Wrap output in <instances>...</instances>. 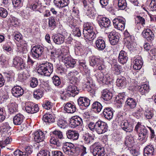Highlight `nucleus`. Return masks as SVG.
Segmentation results:
<instances>
[{
    "instance_id": "a878e982",
    "label": "nucleus",
    "mask_w": 156,
    "mask_h": 156,
    "mask_svg": "<svg viewBox=\"0 0 156 156\" xmlns=\"http://www.w3.org/2000/svg\"><path fill=\"white\" fill-rule=\"evenodd\" d=\"M110 23L109 19L106 17L100 18L98 20V23L101 27H108L110 25Z\"/></svg>"
},
{
    "instance_id": "e433bc0d",
    "label": "nucleus",
    "mask_w": 156,
    "mask_h": 156,
    "mask_svg": "<svg viewBox=\"0 0 156 156\" xmlns=\"http://www.w3.org/2000/svg\"><path fill=\"white\" fill-rule=\"evenodd\" d=\"M116 83L118 87H124L127 84L126 79L123 76L119 77L117 80Z\"/></svg>"
},
{
    "instance_id": "0e129e2a",
    "label": "nucleus",
    "mask_w": 156,
    "mask_h": 156,
    "mask_svg": "<svg viewBox=\"0 0 156 156\" xmlns=\"http://www.w3.org/2000/svg\"><path fill=\"white\" fill-rule=\"evenodd\" d=\"M149 7L151 10L156 11V0H151Z\"/></svg>"
},
{
    "instance_id": "9b49d317",
    "label": "nucleus",
    "mask_w": 156,
    "mask_h": 156,
    "mask_svg": "<svg viewBox=\"0 0 156 156\" xmlns=\"http://www.w3.org/2000/svg\"><path fill=\"white\" fill-rule=\"evenodd\" d=\"M25 109L27 113L34 114L39 111V108L37 105L33 103H29L26 106Z\"/></svg>"
},
{
    "instance_id": "58836bf2",
    "label": "nucleus",
    "mask_w": 156,
    "mask_h": 156,
    "mask_svg": "<svg viewBox=\"0 0 156 156\" xmlns=\"http://www.w3.org/2000/svg\"><path fill=\"white\" fill-rule=\"evenodd\" d=\"M43 120L46 122L52 123L55 122L54 116L51 114H46L44 115Z\"/></svg>"
},
{
    "instance_id": "0eeeda50",
    "label": "nucleus",
    "mask_w": 156,
    "mask_h": 156,
    "mask_svg": "<svg viewBox=\"0 0 156 156\" xmlns=\"http://www.w3.org/2000/svg\"><path fill=\"white\" fill-rule=\"evenodd\" d=\"M113 23L115 28L121 30L124 29L126 24V20L124 18H122L115 19L113 20Z\"/></svg>"
},
{
    "instance_id": "8fccbe9b",
    "label": "nucleus",
    "mask_w": 156,
    "mask_h": 156,
    "mask_svg": "<svg viewBox=\"0 0 156 156\" xmlns=\"http://www.w3.org/2000/svg\"><path fill=\"white\" fill-rule=\"evenodd\" d=\"M133 36L128 37L126 39H125V44L129 47H130V48H131L133 45Z\"/></svg>"
},
{
    "instance_id": "69168bd1",
    "label": "nucleus",
    "mask_w": 156,
    "mask_h": 156,
    "mask_svg": "<svg viewBox=\"0 0 156 156\" xmlns=\"http://www.w3.org/2000/svg\"><path fill=\"white\" fill-rule=\"evenodd\" d=\"M52 133L59 139H62L63 138L62 133L60 131L55 130L52 132Z\"/></svg>"
},
{
    "instance_id": "20e7f679",
    "label": "nucleus",
    "mask_w": 156,
    "mask_h": 156,
    "mask_svg": "<svg viewBox=\"0 0 156 156\" xmlns=\"http://www.w3.org/2000/svg\"><path fill=\"white\" fill-rule=\"evenodd\" d=\"M62 149L63 151L66 154L68 155H72L76 153L79 150V148L76 147L71 143L66 142L63 145Z\"/></svg>"
},
{
    "instance_id": "f03ea898",
    "label": "nucleus",
    "mask_w": 156,
    "mask_h": 156,
    "mask_svg": "<svg viewBox=\"0 0 156 156\" xmlns=\"http://www.w3.org/2000/svg\"><path fill=\"white\" fill-rule=\"evenodd\" d=\"M53 65L51 63L46 62L43 63L40 66L37 70L38 73L41 75L50 76L53 71Z\"/></svg>"
},
{
    "instance_id": "de8ad7c7",
    "label": "nucleus",
    "mask_w": 156,
    "mask_h": 156,
    "mask_svg": "<svg viewBox=\"0 0 156 156\" xmlns=\"http://www.w3.org/2000/svg\"><path fill=\"white\" fill-rule=\"evenodd\" d=\"M101 62V60L100 58L93 57L91 58L90 61V66L94 67L96 65L97 66Z\"/></svg>"
},
{
    "instance_id": "774afa93",
    "label": "nucleus",
    "mask_w": 156,
    "mask_h": 156,
    "mask_svg": "<svg viewBox=\"0 0 156 156\" xmlns=\"http://www.w3.org/2000/svg\"><path fill=\"white\" fill-rule=\"evenodd\" d=\"M58 8H63L67 6L69 3V0H62Z\"/></svg>"
},
{
    "instance_id": "4c0bfd02",
    "label": "nucleus",
    "mask_w": 156,
    "mask_h": 156,
    "mask_svg": "<svg viewBox=\"0 0 156 156\" xmlns=\"http://www.w3.org/2000/svg\"><path fill=\"white\" fill-rule=\"evenodd\" d=\"M133 68L136 70L140 69L143 65V62L141 59L136 58L133 61Z\"/></svg>"
},
{
    "instance_id": "09e8293b",
    "label": "nucleus",
    "mask_w": 156,
    "mask_h": 156,
    "mask_svg": "<svg viewBox=\"0 0 156 156\" xmlns=\"http://www.w3.org/2000/svg\"><path fill=\"white\" fill-rule=\"evenodd\" d=\"M134 140L132 137L127 136L126 138L125 144L127 146L129 147L134 143Z\"/></svg>"
},
{
    "instance_id": "a211bd4d",
    "label": "nucleus",
    "mask_w": 156,
    "mask_h": 156,
    "mask_svg": "<svg viewBox=\"0 0 156 156\" xmlns=\"http://www.w3.org/2000/svg\"><path fill=\"white\" fill-rule=\"evenodd\" d=\"M70 122L73 128L81 126L83 123L82 119L77 115L72 117L71 119Z\"/></svg>"
},
{
    "instance_id": "864d4df0",
    "label": "nucleus",
    "mask_w": 156,
    "mask_h": 156,
    "mask_svg": "<svg viewBox=\"0 0 156 156\" xmlns=\"http://www.w3.org/2000/svg\"><path fill=\"white\" fill-rule=\"evenodd\" d=\"M48 20L49 27H51V30H53L55 26V19L53 17H50L49 18Z\"/></svg>"
},
{
    "instance_id": "2eb2a0df",
    "label": "nucleus",
    "mask_w": 156,
    "mask_h": 156,
    "mask_svg": "<svg viewBox=\"0 0 156 156\" xmlns=\"http://www.w3.org/2000/svg\"><path fill=\"white\" fill-rule=\"evenodd\" d=\"M62 57L63 58V60L67 68L69 67L73 68L74 67L76 63V62L75 60L69 56L65 57V56L63 55L62 56Z\"/></svg>"
},
{
    "instance_id": "c756f323",
    "label": "nucleus",
    "mask_w": 156,
    "mask_h": 156,
    "mask_svg": "<svg viewBox=\"0 0 156 156\" xmlns=\"http://www.w3.org/2000/svg\"><path fill=\"white\" fill-rule=\"evenodd\" d=\"M138 133L139 140L141 141L144 140L147 136L148 131L147 128L144 126H142L141 129L139 130Z\"/></svg>"
},
{
    "instance_id": "338daca9",
    "label": "nucleus",
    "mask_w": 156,
    "mask_h": 156,
    "mask_svg": "<svg viewBox=\"0 0 156 156\" xmlns=\"http://www.w3.org/2000/svg\"><path fill=\"white\" fill-rule=\"evenodd\" d=\"M10 127L8 123L5 122L4 123L3 125L1 127V129L3 131L6 133L8 131V129H9Z\"/></svg>"
},
{
    "instance_id": "ddd939ff",
    "label": "nucleus",
    "mask_w": 156,
    "mask_h": 156,
    "mask_svg": "<svg viewBox=\"0 0 156 156\" xmlns=\"http://www.w3.org/2000/svg\"><path fill=\"white\" fill-rule=\"evenodd\" d=\"M143 37L149 42L152 41L154 39V36L151 30L149 29H144L142 33Z\"/></svg>"
},
{
    "instance_id": "9d476101",
    "label": "nucleus",
    "mask_w": 156,
    "mask_h": 156,
    "mask_svg": "<svg viewBox=\"0 0 156 156\" xmlns=\"http://www.w3.org/2000/svg\"><path fill=\"white\" fill-rule=\"evenodd\" d=\"M108 37L110 43L112 45L117 44L119 41V33L115 31H112L109 33Z\"/></svg>"
},
{
    "instance_id": "7c9ffc66",
    "label": "nucleus",
    "mask_w": 156,
    "mask_h": 156,
    "mask_svg": "<svg viewBox=\"0 0 156 156\" xmlns=\"http://www.w3.org/2000/svg\"><path fill=\"white\" fill-rule=\"evenodd\" d=\"M82 139L83 140V142L86 144H90L94 142V137L93 136L87 133L84 134Z\"/></svg>"
},
{
    "instance_id": "c9c22d12",
    "label": "nucleus",
    "mask_w": 156,
    "mask_h": 156,
    "mask_svg": "<svg viewBox=\"0 0 156 156\" xmlns=\"http://www.w3.org/2000/svg\"><path fill=\"white\" fill-rule=\"evenodd\" d=\"M12 139L9 137H2V140H0V146L2 147H4L9 144L11 143Z\"/></svg>"
},
{
    "instance_id": "412c9836",
    "label": "nucleus",
    "mask_w": 156,
    "mask_h": 156,
    "mask_svg": "<svg viewBox=\"0 0 156 156\" xmlns=\"http://www.w3.org/2000/svg\"><path fill=\"white\" fill-rule=\"evenodd\" d=\"M95 44L96 48L100 51L103 50L106 47L105 41L101 37L98 38L97 39L96 41Z\"/></svg>"
},
{
    "instance_id": "423d86ee",
    "label": "nucleus",
    "mask_w": 156,
    "mask_h": 156,
    "mask_svg": "<svg viewBox=\"0 0 156 156\" xmlns=\"http://www.w3.org/2000/svg\"><path fill=\"white\" fill-rule=\"evenodd\" d=\"M44 51V48L40 45L34 46L31 50L32 57L34 58H38L42 54Z\"/></svg>"
},
{
    "instance_id": "bf43d9fd",
    "label": "nucleus",
    "mask_w": 156,
    "mask_h": 156,
    "mask_svg": "<svg viewBox=\"0 0 156 156\" xmlns=\"http://www.w3.org/2000/svg\"><path fill=\"white\" fill-rule=\"evenodd\" d=\"M53 83L55 86H58L61 84L59 78L57 76H54L52 78Z\"/></svg>"
},
{
    "instance_id": "e2e57ef3",
    "label": "nucleus",
    "mask_w": 156,
    "mask_h": 156,
    "mask_svg": "<svg viewBox=\"0 0 156 156\" xmlns=\"http://www.w3.org/2000/svg\"><path fill=\"white\" fill-rule=\"evenodd\" d=\"M8 15L7 10L2 7L0 8V16L2 18H5Z\"/></svg>"
},
{
    "instance_id": "f257e3e1",
    "label": "nucleus",
    "mask_w": 156,
    "mask_h": 156,
    "mask_svg": "<svg viewBox=\"0 0 156 156\" xmlns=\"http://www.w3.org/2000/svg\"><path fill=\"white\" fill-rule=\"evenodd\" d=\"M88 127L91 131H95L99 134L107 132L108 128L107 124L101 121H98L95 123L90 122L89 124Z\"/></svg>"
},
{
    "instance_id": "79ce46f5",
    "label": "nucleus",
    "mask_w": 156,
    "mask_h": 156,
    "mask_svg": "<svg viewBox=\"0 0 156 156\" xmlns=\"http://www.w3.org/2000/svg\"><path fill=\"white\" fill-rule=\"evenodd\" d=\"M125 97L124 93L119 94L115 99L116 103L119 104L118 106L119 107L121 106V105L125 102Z\"/></svg>"
},
{
    "instance_id": "c85d7f7f",
    "label": "nucleus",
    "mask_w": 156,
    "mask_h": 156,
    "mask_svg": "<svg viewBox=\"0 0 156 156\" xmlns=\"http://www.w3.org/2000/svg\"><path fill=\"white\" fill-rule=\"evenodd\" d=\"M126 52L124 51H121L118 57V61L121 64H123L126 63L128 59Z\"/></svg>"
},
{
    "instance_id": "bb28decb",
    "label": "nucleus",
    "mask_w": 156,
    "mask_h": 156,
    "mask_svg": "<svg viewBox=\"0 0 156 156\" xmlns=\"http://www.w3.org/2000/svg\"><path fill=\"white\" fill-rule=\"evenodd\" d=\"M138 91L142 95H145L149 92V86L147 84L136 87Z\"/></svg>"
},
{
    "instance_id": "37998d69",
    "label": "nucleus",
    "mask_w": 156,
    "mask_h": 156,
    "mask_svg": "<svg viewBox=\"0 0 156 156\" xmlns=\"http://www.w3.org/2000/svg\"><path fill=\"white\" fill-rule=\"evenodd\" d=\"M92 108L94 111L99 113L102 109V106L100 103L95 101L92 104Z\"/></svg>"
},
{
    "instance_id": "6e6d98bb",
    "label": "nucleus",
    "mask_w": 156,
    "mask_h": 156,
    "mask_svg": "<svg viewBox=\"0 0 156 156\" xmlns=\"http://www.w3.org/2000/svg\"><path fill=\"white\" fill-rule=\"evenodd\" d=\"M43 108L46 109H50L52 106V104L49 101H47L44 102L42 105Z\"/></svg>"
},
{
    "instance_id": "f3484780",
    "label": "nucleus",
    "mask_w": 156,
    "mask_h": 156,
    "mask_svg": "<svg viewBox=\"0 0 156 156\" xmlns=\"http://www.w3.org/2000/svg\"><path fill=\"white\" fill-rule=\"evenodd\" d=\"M12 95L16 98L21 96L23 94L24 90L19 86H15L11 90Z\"/></svg>"
},
{
    "instance_id": "4468645a",
    "label": "nucleus",
    "mask_w": 156,
    "mask_h": 156,
    "mask_svg": "<svg viewBox=\"0 0 156 156\" xmlns=\"http://www.w3.org/2000/svg\"><path fill=\"white\" fill-rule=\"evenodd\" d=\"M77 102L80 108L83 109L89 105L90 101L87 98L80 97L77 100Z\"/></svg>"
},
{
    "instance_id": "f8f14e48",
    "label": "nucleus",
    "mask_w": 156,
    "mask_h": 156,
    "mask_svg": "<svg viewBox=\"0 0 156 156\" xmlns=\"http://www.w3.org/2000/svg\"><path fill=\"white\" fill-rule=\"evenodd\" d=\"M13 63L14 66L19 69L22 70L25 69L24 60L20 57H16L13 59Z\"/></svg>"
},
{
    "instance_id": "49530a36",
    "label": "nucleus",
    "mask_w": 156,
    "mask_h": 156,
    "mask_svg": "<svg viewBox=\"0 0 156 156\" xmlns=\"http://www.w3.org/2000/svg\"><path fill=\"white\" fill-rule=\"evenodd\" d=\"M12 46V43L10 41H7L3 46V49L7 51H11V47Z\"/></svg>"
},
{
    "instance_id": "cd10ccee",
    "label": "nucleus",
    "mask_w": 156,
    "mask_h": 156,
    "mask_svg": "<svg viewBox=\"0 0 156 156\" xmlns=\"http://www.w3.org/2000/svg\"><path fill=\"white\" fill-rule=\"evenodd\" d=\"M103 114L105 119H111L113 117V112L112 108H105L103 112Z\"/></svg>"
},
{
    "instance_id": "6e6552de",
    "label": "nucleus",
    "mask_w": 156,
    "mask_h": 156,
    "mask_svg": "<svg viewBox=\"0 0 156 156\" xmlns=\"http://www.w3.org/2000/svg\"><path fill=\"white\" fill-rule=\"evenodd\" d=\"M24 149L23 151L19 150L15 151L14 153V155L15 156H28L32 152L31 148L30 146H26Z\"/></svg>"
},
{
    "instance_id": "c03bdc74",
    "label": "nucleus",
    "mask_w": 156,
    "mask_h": 156,
    "mask_svg": "<svg viewBox=\"0 0 156 156\" xmlns=\"http://www.w3.org/2000/svg\"><path fill=\"white\" fill-rule=\"evenodd\" d=\"M44 91L42 89H37L34 92V96L35 98L38 99L41 98L44 94Z\"/></svg>"
},
{
    "instance_id": "a18cd8bd",
    "label": "nucleus",
    "mask_w": 156,
    "mask_h": 156,
    "mask_svg": "<svg viewBox=\"0 0 156 156\" xmlns=\"http://www.w3.org/2000/svg\"><path fill=\"white\" fill-rule=\"evenodd\" d=\"M127 5L126 0H118V6L119 9L124 10L126 8Z\"/></svg>"
},
{
    "instance_id": "2f4dec72",
    "label": "nucleus",
    "mask_w": 156,
    "mask_h": 156,
    "mask_svg": "<svg viewBox=\"0 0 156 156\" xmlns=\"http://www.w3.org/2000/svg\"><path fill=\"white\" fill-rule=\"evenodd\" d=\"M82 2L83 6V9L84 12L88 16L92 13V8L89 6V3L86 0H83Z\"/></svg>"
},
{
    "instance_id": "dca6fc26",
    "label": "nucleus",
    "mask_w": 156,
    "mask_h": 156,
    "mask_svg": "<svg viewBox=\"0 0 156 156\" xmlns=\"http://www.w3.org/2000/svg\"><path fill=\"white\" fill-rule=\"evenodd\" d=\"M34 135V141L37 143L43 141L45 138L44 133L40 130L35 132Z\"/></svg>"
},
{
    "instance_id": "3c124183",
    "label": "nucleus",
    "mask_w": 156,
    "mask_h": 156,
    "mask_svg": "<svg viewBox=\"0 0 156 156\" xmlns=\"http://www.w3.org/2000/svg\"><path fill=\"white\" fill-rule=\"evenodd\" d=\"M13 6L15 8H20L23 5L22 0H12Z\"/></svg>"
},
{
    "instance_id": "f704fd0d",
    "label": "nucleus",
    "mask_w": 156,
    "mask_h": 156,
    "mask_svg": "<svg viewBox=\"0 0 156 156\" xmlns=\"http://www.w3.org/2000/svg\"><path fill=\"white\" fill-rule=\"evenodd\" d=\"M79 73L77 71H73L70 72L68 74V76H70V81L73 80V83H76L79 81L78 76Z\"/></svg>"
},
{
    "instance_id": "680f3d73",
    "label": "nucleus",
    "mask_w": 156,
    "mask_h": 156,
    "mask_svg": "<svg viewBox=\"0 0 156 156\" xmlns=\"http://www.w3.org/2000/svg\"><path fill=\"white\" fill-rule=\"evenodd\" d=\"M37 156H50V153L47 150H42L37 154Z\"/></svg>"
},
{
    "instance_id": "052dcab7",
    "label": "nucleus",
    "mask_w": 156,
    "mask_h": 156,
    "mask_svg": "<svg viewBox=\"0 0 156 156\" xmlns=\"http://www.w3.org/2000/svg\"><path fill=\"white\" fill-rule=\"evenodd\" d=\"M38 80L36 78H33L30 81V86L32 88L36 87L38 85Z\"/></svg>"
},
{
    "instance_id": "aec40b11",
    "label": "nucleus",
    "mask_w": 156,
    "mask_h": 156,
    "mask_svg": "<svg viewBox=\"0 0 156 156\" xmlns=\"http://www.w3.org/2000/svg\"><path fill=\"white\" fill-rule=\"evenodd\" d=\"M65 111L68 113H73L76 111V108L73 104L68 102L64 104Z\"/></svg>"
},
{
    "instance_id": "72a5a7b5",
    "label": "nucleus",
    "mask_w": 156,
    "mask_h": 156,
    "mask_svg": "<svg viewBox=\"0 0 156 156\" xmlns=\"http://www.w3.org/2000/svg\"><path fill=\"white\" fill-rule=\"evenodd\" d=\"M126 105L128 106L131 109L135 108L137 104L136 100L131 98H127L126 101Z\"/></svg>"
},
{
    "instance_id": "a19ab883",
    "label": "nucleus",
    "mask_w": 156,
    "mask_h": 156,
    "mask_svg": "<svg viewBox=\"0 0 156 156\" xmlns=\"http://www.w3.org/2000/svg\"><path fill=\"white\" fill-rule=\"evenodd\" d=\"M72 20L70 21V23L71 26V27L73 28V34L75 36L80 37L81 36V34L80 30L77 27H76V25L75 23H71Z\"/></svg>"
},
{
    "instance_id": "6ab92c4d",
    "label": "nucleus",
    "mask_w": 156,
    "mask_h": 156,
    "mask_svg": "<svg viewBox=\"0 0 156 156\" xmlns=\"http://www.w3.org/2000/svg\"><path fill=\"white\" fill-rule=\"evenodd\" d=\"M144 156H155L154 148L150 144L146 146L144 150Z\"/></svg>"
},
{
    "instance_id": "4d7b16f0",
    "label": "nucleus",
    "mask_w": 156,
    "mask_h": 156,
    "mask_svg": "<svg viewBox=\"0 0 156 156\" xmlns=\"http://www.w3.org/2000/svg\"><path fill=\"white\" fill-rule=\"evenodd\" d=\"M112 68L116 75L119 74L122 71L121 67L119 65L115 64L113 65Z\"/></svg>"
},
{
    "instance_id": "39448f33",
    "label": "nucleus",
    "mask_w": 156,
    "mask_h": 156,
    "mask_svg": "<svg viewBox=\"0 0 156 156\" xmlns=\"http://www.w3.org/2000/svg\"><path fill=\"white\" fill-rule=\"evenodd\" d=\"M83 34L85 39L91 41L96 37L93 27L89 25L84 28L83 31Z\"/></svg>"
},
{
    "instance_id": "13d9d810",
    "label": "nucleus",
    "mask_w": 156,
    "mask_h": 156,
    "mask_svg": "<svg viewBox=\"0 0 156 156\" xmlns=\"http://www.w3.org/2000/svg\"><path fill=\"white\" fill-rule=\"evenodd\" d=\"M57 125L60 128L64 129L67 126V123L63 120H59L58 121Z\"/></svg>"
},
{
    "instance_id": "393cba45",
    "label": "nucleus",
    "mask_w": 156,
    "mask_h": 156,
    "mask_svg": "<svg viewBox=\"0 0 156 156\" xmlns=\"http://www.w3.org/2000/svg\"><path fill=\"white\" fill-rule=\"evenodd\" d=\"M54 42L57 44H62L64 41L65 37L62 35L58 34L52 37Z\"/></svg>"
},
{
    "instance_id": "5701e85b",
    "label": "nucleus",
    "mask_w": 156,
    "mask_h": 156,
    "mask_svg": "<svg viewBox=\"0 0 156 156\" xmlns=\"http://www.w3.org/2000/svg\"><path fill=\"white\" fill-rule=\"evenodd\" d=\"M67 138L72 140H77L79 136V134L76 131L71 130H68L66 133Z\"/></svg>"
},
{
    "instance_id": "473e14b6",
    "label": "nucleus",
    "mask_w": 156,
    "mask_h": 156,
    "mask_svg": "<svg viewBox=\"0 0 156 156\" xmlns=\"http://www.w3.org/2000/svg\"><path fill=\"white\" fill-rule=\"evenodd\" d=\"M102 95L101 98L105 101H109L112 98V94L107 90H103L102 92Z\"/></svg>"
},
{
    "instance_id": "ea45409f",
    "label": "nucleus",
    "mask_w": 156,
    "mask_h": 156,
    "mask_svg": "<svg viewBox=\"0 0 156 156\" xmlns=\"http://www.w3.org/2000/svg\"><path fill=\"white\" fill-rule=\"evenodd\" d=\"M18 110V105L15 102L12 103L9 105V111L11 114L17 112Z\"/></svg>"
},
{
    "instance_id": "b1692460",
    "label": "nucleus",
    "mask_w": 156,
    "mask_h": 156,
    "mask_svg": "<svg viewBox=\"0 0 156 156\" xmlns=\"http://www.w3.org/2000/svg\"><path fill=\"white\" fill-rule=\"evenodd\" d=\"M24 118V116L22 114H18L13 118V123L15 125H21L23 123Z\"/></svg>"
},
{
    "instance_id": "1a4fd4ad",
    "label": "nucleus",
    "mask_w": 156,
    "mask_h": 156,
    "mask_svg": "<svg viewBox=\"0 0 156 156\" xmlns=\"http://www.w3.org/2000/svg\"><path fill=\"white\" fill-rule=\"evenodd\" d=\"M71 84H69L66 88V92L70 94V96L74 97L79 93V90L77 87L74 85L73 82L70 81Z\"/></svg>"
},
{
    "instance_id": "5fc2aeb1",
    "label": "nucleus",
    "mask_w": 156,
    "mask_h": 156,
    "mask_svg": "<svg viewBox=\"0 0 156 156\" xmlns=\"http://www.w3.org/2000/svg\"><path fill=\"white\" fill-rule=\"evenodd\" d=\"M136 23L137 24L140 23L142 26H143L145 24V19L142 16H137L136 18Z\"/></svg>"
},
{
    "instance_id": "4be33fe9",
    "label": "nucleus",
    "mask_w": 156,
    "mask_h": 156,
    "mask_svg": "<svg viewBox=\"0 0 156 156\" xmlns=\"http://www.w3.org/2000/svg\"><path fill=\"white\" fill-rule=\"evenodd\" d=\"M120 125L122 129L126 132H130L133 130V127L132 125L126 120L122 122Z\"/></svg>"
},
{
    "instance_id": "603ef678",
    "label": "nucleus",
    "mask_w": 156,
    "mask_h": 156,
    "mask_svg": "<svg viewBox=\"0 0 156 156\" xmlns=\"http://www.w3.org/2000/svg\"><path fill=\"white\" fill-rule=\"evenodd\" d=\"M144 114L147 119H151L154 115L153 112L151 110L148 109L145 111Z\"/></svg>"
},
{
    "instance_id": "7ed1b4c3",
    "label": "nucleus",
    "mask_w": 156,
    "mask_h": 156,
    "mask_svg": "<svg viewBox=\"0 0 156 156\" xmlns=\"http://www.w3.org/2000/svg\"><path fill=\"white\" fill-rule=\"evenodd\" d=\"M90 152L94 156H104V148L101 146L98 142H95L91 147Z\"/></svg>"
}]
</instances>
